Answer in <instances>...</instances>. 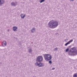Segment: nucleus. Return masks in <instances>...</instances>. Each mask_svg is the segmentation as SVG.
Wrapping results in <instances>:
<instances>
[{"label": "nucleus", "mask_w": 77, "mask_h": 77, "mask_svg": "<svg viewBox=\"0 0 77 77\" xmlns=\"http://www.w3.org/2000/svg\"><path fill=\"white\" fill-rule=\"evenodd\" d=\"M35 28H33L31 30V32L32 33H34L35 32Z\"/></svg>", "instance_id": "nucleus-12"}, {"label": "nucleus", "mask_w": 77, "mask_h": 77, "mask_svg": "<svg viewBox=\"0 0 77 77\" xmlns=\"http://www.w3.org/2000/svg\"><path fill=\"white\" fill-rule=\"evenodd\" d=\"M49 63L50 65L52 64V61L51 60L49 61Z\"/></svg>", "instance_id": "nucleus-18"}, {"label": "nucleus", "mask_w": 77, "mask_h": 77, "mask_svg": "<svg viewBox=\"0 0 77 77\" xmlns=\"http://www.w3.org/2000/svg\"><path fill=\"white\" fill-rule=\"evenodd\" d=\"M9 29H8V31L9 32Z\"/></svg>", "instance_id": "nucleus-21"}, {"label": "nucleus", "mask_w": 77, "mask_h": 77, "mask_svg": "<svg viewBox=\"0 0 77 77\" xmlns=\"http://www.w3.org/2000/svg\"><path fill=\"white\" fill-rule=\"evenodd\" d=\"M7 43L5 41H4L2 42V46L3 47H5Z\"/></svg>", "instance_id": "nucleus-10"}, {"label": "nucleus", "mask_w": 77, "mask_h": 77, "mask_svg": "<svg viewBox=\"0 0 77 77\" xmlns=\"http://www.w3.org/2000/svg\"><path fill=\"white\" fill-rule=\"evenodd\" d=\"M59 25L58 22L56 21L51 20L48 23V26L51 29H54L57 27Z\"/></svg>", "instance_id": "nucleus-1"}, {"label": "nucleus", "mask_w": 77, "mask_h": 77, "mask_svg": "<svg viewBox=\"0 0 77 77\" xmlns=\"http://www.w3.org/2000/svg\"><path fill=\"white\" fill-rule=\"evenodd\" d=\"M32 44H33V43H32Z\"/></svg>", "instance_id": "nucleus-23"}, {"label": "nucleus", "mask_w": 77, "mask_h": 77, "mask_svg": "<svg viewBox=\"0 0 77 77\" xmlns=\"http://www.w3.org/2000/svg\"><path fill=\"white\" fill-rule=\"evenodd\" d=\"M17 26H14L13 28V30L14 32H17L18 29H17Z\"/></svg>", "instance_id": "nucleus-6"}, {"label": "nucleus", "mask_w": 77, "mask_h": 77, "mask_svg": "<svg viewBox=\"0 0 77 77\" xmlns=\"http://www.w3.org/2000/svg\"><path fill=\"white\" fill-rule=\"evenodd\" d=\"M35 65L36 66H39V63H38V62H37L35 63Z\"/></svg>", "instance_id": "nucleus-13"}, {"label": "nucleus", "mask_w": 77, "mask_h": 77, "mask_svg": "<svg viewBox=\"0 0 77 77\" xmlns=\"http://www.w3.org/2000/svg\"><path fill=\"white\" fill-rule=\"evenodd\" d=\"M32 50L31 49H30L29 50V53H32Z\"/></svg>", "instance_id": "nucleus-15"}, {"label": "nucleus", "mask_w": 77, "mask_h": 77, "mask_svg": "<svg viewBox=\"0 0 77 77\" xmlns=\"http://www.w3.org/2000/svg\"><path fill=\"white\" fill-rule=\"evenodd\" d=\"M72 50H73V51H71L72 55H73V56L77 55V50H76L75 48L74 47L72 48Z\"/></svg>", "instance_id": "nucleus-3"}, {"label": "nucleus", "mask_w": 77, "mask_h": 77, "mask_svg": "<svg viewBox=\"0 0 77 77\" xmlns=\"http://www.w3.org/2000/svg\"><path fill=\"white\" fill-rule=\"evenodd\" d=\"M55 68H52V69H51V70H54L55 69Z\"/></svg>", "instance_id": "nucleus-19"}, {"label": "nucleus", "mask_w": 77, "mask_h": 77, "mask_svg": "<svg viewBox=\"0 0 77 77\" xmlns=\"http://www.w3.org/2000/svg\"><path fill=\"white\" fill-rule=\"evenodd\" d=\"M68 51H69V48H67L66 50V53H67Z\"/></svg>", "instance_id": "nucleus-17"}, {"label": "nucleus", "mask_w": 77, "mask_h": 77, "mask_svg": "<svg viewBox=\"0 0 77 77\" xmlns=\"http://www.w3.org/2000/svg\"><path fill=\"white\" fill-rule=\"evenodd\" d=\"M5 1L4 0H0V6H2L5 3Z\"/></svg>", "instance_id": "nucleus-7"}, {"label": "nucleus", "mask_w": 77, "mask_h": 77, "mask_svg": "<svg viewBox=\"0 0 77 77\" xmlns=\"http://www.w3.org/2000/svg\"><path fill=\"white\" fill-rule=\"evenodd\" d=\"M37 60L38 62H42L43 60L42 56H38L37 58Z\"/></svg>", "instance_id": "nucleus-4"}, {"label": "nucleus", "mask_w": 77, "mask_h": 77, "mask_svg": "<svg viewBox=\"0 0 77 77\" xmlns=\"http://www.w3.org/2000/svg\"><path fill=\"white\" fill-rule=\"evenodd\" d=\"M11 6H15L16 5H17V3H14V2H12L11 3Z\"/></svg>", "instance_id": "nucleus-11"}, {"label": "nucleus", "mask_w": 77, "mask_h": 77, "mask_svg": "<svg viewBox=\"0 0 77 77\" xmlns=\"http://www.w3.org/2000/svg\"><path fill=\"white\" fill-rule=\"evenodd\" d=\"M45 2V0H41L40 3H43V2Z\"/></svg>", "instance_id": "nucleus-14"}, {"label": "nucleus", "mask_w": 77, "mask_h": 77, "mask_svg": "<svg viewBox=\"0 0 77 77\" xmlns=\"http://www.w3.org/2000/svg\"><path fill=\"white\" fill-rule=\"evenodd\" d=\"M44 66V64L43 63H39V67H43Z\"/></svg>", "instance_id": "nucleus-9"}, {"label": "nucleus", "mask_w": 77, "mask_h": 77, "mask_svg": "<svg viewBox=\"0 0 77 77\" xmlns=\"http://www.w3.org/2000/svg\"><path fill=\"white\" fill-rule=\"evenodd\" d=\"M54 50H55V51H56V50H57V48H56L54 49Z\"/></svg>", "instance_id": "nucleus-20"}, {"label": "nucleus", "mask_w": 77, "mask_h": 77, "mask_svg": "<svg viewBox=\"0 0 77 77\" xmlns=\"http://www.w3.org/2000/svg\"><path fill=\"white\" fill-rule=\"evenodd\" d=\"M43 56L45 59V60H46V61L50 60H51V59H52L51 55L50 54H43Z\"/></svg>", "instance_id": "nucleus-2"}, {"label": "nucleus", "mask_w": 77, "mask_h": 77, "mask_svg": "<svg viewBox=\"0 0 77 77\" xmlns=\"http://www.w3.org/2000/svg\"><path fill=\"white\" fill-rule=\"evenodd\" d=\"M71 0V1H74V0Z\"/></svg>", "instance_id": "nucleus-22"}, {"label": "nucleus", "mask_w": 77, "mask_h": 77, "mask_svg": "<svg viewBox=\"0 0 77 77\" xmlns=\"http://www.w3.org/2000/svg\"><path fill=\"white\" fill-rule=\"evenodd\" d=\"M25 16L26 15H25V14H21L20 16L21 18H22V19H24L25 17Z\"/></svg>", "instance_id": "nucleus-8"}, {"label": "nucleus", "mask_w": 77, "mask_h": 77, "mask_svg": "<svg viewBox=\"0 0 77 77\" xmlns=\"http://www.w3.org/2000/svg\"><path fill=\"white\" fill-rule=\"evenodd\" d=\"M72 41H73V39H72V40H70L68 42H67L66 44H65V46H67V45H68V44H70V43H71V42H72Z\"/></svg>", "instance_id": "nucleus-5"}, {"label": "nucleus", "mask_w": 77, "mask_h": 77, "mask_svg": "<svg viewBox=\"0 0 77 77\" xmlns=\"http://www.w3.org/2000/svg\"><path fill=\"white\" fill-rule=\"evenodd\" d=\"M73 77H77V74H75L74 75H73Z\"/></svg>", "instance_id": "nucleus-16"}]
</instances>
